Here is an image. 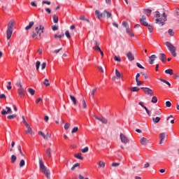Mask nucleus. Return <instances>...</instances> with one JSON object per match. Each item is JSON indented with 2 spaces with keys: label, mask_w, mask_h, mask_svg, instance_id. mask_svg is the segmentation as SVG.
<instances>
[{
  "label": "nucleus",
  "mask_w": 179,
  "mask_h": 179,
  "mask_svg": "<svg viewBox=\"0 0 179 179\" xmlns=\"http://www.w3.org/2000/svg\"><path fill=\"white\" fill-rule=\"evenodd\" d=\"M153 19L156 24H159L161 27L164 26L166 22H167V14L164 12L162 15L159 11H155V16Z\"/></svg>",
  "instance_id": "1"
},
{
  "label": "nucleus",
  "mask_w": 179,
  "mask_h": 179,
  "mask_svg": "<svg viewBox=\"0 0 179 179\" xmlns=\"http://www.w3.org/2000/svg\"><path fill=\"white\" fill-rule=\"evenodd\" d=\"M15 24H16V22L13 20H11L8 22L7 29H6L7 40H9L10 37H12V34L13 33V27H15Z\"/></svg>",
  "instance_id": "2"
},
{
  "label": "nucleus",
  "mask_w": 179,
  "mask_h": 179,
  "mask_svg": "<svg viewBox=\"0 0 179 179\" xmlns=\"http://www.w3.org/2000/svg\"><path fill=\"white\" fill-rule=\"evenodd\" d=\"M39 169L41 171H42L43 174H45L47 178H50V170L47 169L45 165H44V162L41 159H39Z\"/></svg>",
  "instance_id": "3"
},
{
  "label": "nucleus",
  "mask_w": 179,
  "mask_h": 179,
  "mask_svg": "<svg viewBox=\"0 0 179 179\" xmlns=\"http://www.w3.org/2000/svg\"><path fill=\"white\" fill-rule=\"evenodd\" d=\"M165 45L167 47L169 51H170L171 55L174 57H177V47L169 41L165 42Z\"/></svg>",
  "instance_id": "4"
},
{
  "label": "nucleus",
  "mask_w": 179,
  "mask_h": 179,
  "mask_svg": "<svg viewBox=\"0 0 179 179\" xmlns=\"http://www.w3.org/2000/svg\"><path fill=\"white\" fill-rule=\"evenodd\" d=\"M95 15H96L97 19H101V17H106V15H107V19H110V17H111L112 16L111 13L106 10L103 13H100L99 10H96Z\"/></svg>",
  "instance_id": "5"
},
{
  "label": "nucleus",
  "mask_w": 179,
  "mask_h": 179,
  "mask_svg": "<svg viewBox=\"0 0 179 179\" xmlns=\"http://www.w3.org/2000/svg\"><path fill=\"white\" fill-rule=\"evenodd\" d=\"M122 26H123V27L126 29V31L130 37H134V34L132 33V31H131V29H129V25H128V22L124 21L122 23Z\"/></svg>",
  "instance_id": "6"
},
{
  "label": "nucleus",
  "mask_w": 179,
  "mask_h": 179,
  "mask_svg": "<svg viewBox=\"0 0 179 179\" xmlns=\"http://www.w3.org/2000/svg\"><path fill=\"white\" fill-rule=\"evenodd\" d=\"M120 139L122 143H124V145H127V143H129V138L122 133H120Z\"/></svg>",
  "instance_id": "7"
},
{
  "label": "nucleus",
  "mask_w": 179,
  "mask_h": 179,
  "mask_svg": "<svg viewBox=\"0 0 179 179\" xmlns=\"http://www.w3.org/2000/svg\"><path fill=\"white\" fill-rule=\"evenodd\" d=\"M141 89L143 90V92L145 93V94H148V96H153L154 92L153 90L149 87H141Z\"/></svg>",
  "instance_id": "8"
},
{
  "label": "nucleus",
  "mask_w": 179,
  "mask_h": 179,
  "mask_svg": "<svg viewBox=\"0 0 179 179\" xmlns=\"http://www.w3.org/2000/svg\"><path fill=\"white\" fill-rule=\"evenodd\" d=\"M13 111H12V108H10V107H6V110L5 109H2L1 114V115H6V114H12Z\"/></svg>",
  "instance_id": "9"
},
{
  "label": "nucleus",
  "mask_w": 179,
  "mask_h": 179,
  "mask_svg": "<svg viewBox=\"0 0 179 179\" xmlns=\"http://www.w3.org/2000/svg\"><path fill=\"white\" fill-rule=\"evenodd\" d=\"M40 29H38V27L35 28V32H34L32 35V38H38V37H41V33L39 32Z\"/></svg>",
  "instance_id": "10"
},
{
  "label": "nucleus",
  "mask_w": 179,
  "mask_h": 179,
  "mask_svg": "<svg viewBox=\"0 0 179 179\" xmlns=\"http://www.w3.org/2000/svg\"><path fill=\"white\" fill-rule=\"evenodd\" d=\"M140 23L141 24H142L143 26H149V24L148 23V22H146V16L143 15L142 17L140 18Z\"/></svg>",
  "instance_id": "11"
},
{
  "label": "nucleus",
  "mask_w": 179,
  "mask_h": 179,
  "mask_svg": "<svg viewBox=\"0 0 179 179\" xmlns=\"http://www.w3.org/2000/svg\"><path fill=\"white\" fill-rule=\"evenodd\" d=\"M94 43L95 44V46H94L92 48L95 51H99L100 52L101 51V49L100 48V43L97 41H94Z\"/></svg>",
  "instance_id": "12"
},
{
  "label": "nucleus",
  "mask_w": 179,
  "mask_h": 179,
  "mask_svg": "<svg viewBox=\"0 0 179 179\" xmlns=\"http://www.w3.org/2000/svg\"><path fill=\"white\" fill-rule=\"evenodd\" d=\"M25 127H27V130L25 131L26 134H30V135H34V131H33V129H31V127H30L29 124H27Z\"/></svg>",
  "instance_id": "13"
},
{
  "label": "nucleus",
  "mask_w": 179,
  "mask_h": 179,
  "mask_svg": "<svg viewBox=\"0 0 179 179\" xmlns=\"http://www.w3.org/2000/svg\"><path fill=\"white\" fill-rule=\"evenodd\" d=\"M164 139H166V133H161L159 134V145H162V143H164Z\"/></svg>",
  "instance_id": "14"
},
{
  "label": "nucleus",
  "mask_w": 179,
  "mask_h": 179,
  "mask_svg": "<svg viewBox=\"0 0 179 179\" xmlns=\"http://www.w3.org/2000/svg\"><path fill=\"white\" fill-rule=\"evenodd\" d=\"M95 120H98V121H100V122H102V124H107L108 120L106 119V117H99L96 115H94Z\"/></svg>",
  "instance_id": "15"
},
{
  "label": "nucleus",
  "mask_w": 179,
  "mask_h": 179,
  "mask_svg": "<svg viewBox=\"0 0 179 179\" xmlns=\"http://www.w3.org/2000/svg\"><path fill=\"white\" fill-rule=\"evenodd\" d=\"M80 107H81V108H83L84 110H86V108H87V104H86V101H85V98L83 97L81 100V103H80Z\"/></svg>",
  "instance_id": "16"
},
{
  "label": "nucleus",
  "mask_w": 179,
  "mask_h": 179,
  "mask_svg": "<svg viewBox=\"0 0 179 179\" xmlns=\"http://www.w3.org/2000/svg\"><path fill=\"white\" fill-rule=\"evenodd\" d=\"M140 143L143 145H148L149 143V139L143 137L140 139Z\"/></svg>",
  "instance_id": "17"
},
{
  "label": "nucleus",
  "mask_w": 179,
  "mask_h": 179,
  "mask_svg": "<svg viewBox=\"0 0 179 179\" xmlns=\"http://www.w3.org/2000/svg\"><path fill=\"white\" fill-rule=\"evenodd\" d=\"M127 57L128 58L129 61H134L135 57H134V54L132 52H129L126 54Z\"/></svg>",
  "instance_id": "18"
},
{
  "label": "nucleus",
  "mask_w": 179,
  "mask_h": 179,
  "mask_svg": "<svg viewBox=\"0 0 179 179\" xmlns=\"http://www.w3.org/2000/svg\"><path fill=\"white\" fill-rule=\"evenodd\" d=\"M158 57L162 62H165L166 59H167V57L164 55V53L159 54Z\"/></svg>",
  "instance_id": "19"
},
{
  "label": "nucleus",
  "mask_w": 179,
  "mask_h": 179,
  "mask_svg": "<svg viewBox=\"0 0 179 179\" xmlns=\"http://www.w3.org/2000/svg\"><path fill=\"white\" fill-rule=\"evenodd\" d=\"M139 106H141V107H143V108H144L148 115V117H150V110H148V108H146V106H145V105H143V102H139L138 103Z\"/></svg>",
  "instance_id": "20"
},
{
  "label": "nucleus",
  "mask_w": 179,
  "mask_h": 179,
  "mask_svg": "<svg viewBox=\"0 0 179 179\" xmlns=\"http://www.w3.org/2000/svg\"><path fill=\"white\" fill-rule=\"evenodd\" d=\"M156 58H157V57H156L155 55H152L150 56L149 64L150 65H153V62L155 61V59H156Z\"/></svg>",
  "instance_id": "21"
},
{
  "label": "nucleus",
  "mask_w": 179,
  "mask_h": 179,
  "mask_svg": "<svg viewBox=\"0 0 179 179\" xmlns=\"http://www.w3.org/2000/svg\"><path fill=\"white\" fill-rule=\"evenodd\" d=\"M70 99H71V100L73 102V104L74 106H77L78 105V103H77V101H76V98L73 95L70 94Z\"/></svg>",
  "instance_id": "22"
},
{
  "label": "nucleus",
  "mask_w": 179,
  "mask_h": 179,
  "mask_svg": "<svg viewBox=\"0 0 179 179\" xmlns=\"http://www.w3.org/2000/svg\"><path fill=\"white\" fill-rule=\"evenodd\" d=\"M115 76L117 77V79H121L122 78V74L118 71V69L115 70Z\"/></svg>",
  "instance_id": "23"
},
{
  "label": "nucleus",
  "mask_w": 179,
  "mask_h": 179,
  "mask_svg": "<svg viewBox=\"0 0 179 179\" xmlns=\"http://www.w3.org/2000/svg\"><path fill=\"white\" fill-rule=\"evenodd\" d=\"M45 153H46V156L50 158V157H51V154L52 153V150L50 148H48L46 150Z\"/></svg>",
  "instance_id": "24"
},
{
  "label": "nucleus",
  "mask_w": 179,
  "mask_h": 179,
  "mask_svg": "<svg viewBox=\"0 0 179 179\" xmlns=\"http://www.w3.org/2000/svg\"><path fill=\"white\" fill-rule=\"evenodd\" d=\"M17 93L20 97H24V89L17 90Z\"/></svg>",
  "instance_id": "25"
},
{
  "label": "nucleus",
  "mask_w": 179,
  "mask_h": 179,
  "mask_svg": "<svg viewBox=\"0 0 179 179\" xmlns=\"http://www.w3.org/2000/svg\"><path fill=\"white\" fill-rule=\"evenodd\" d=\"M34 25V22L33 21L29 22V25L25 27V30H30V29H31V27H33Z\"/></svg>",
  "instance_id": "26"
},
{
  "label": "nucleus",
  "mask_w": 179,
  "mask_h": 179,
  "mask_svg": "<svg viewBox=\"0 0 179 179\" xmlns=\"http://www.w3.org/2000/svg\"><path fill=\"white\" fill-rule=\"evenodd\" d=\"M160 120H162V117H153L152 122H154V124H157V123L160 122Z\"/></svg>",
  "instance_id": "27"
},
{
  "label": "nucleus",
  "mask_w": 179,
  "mask_h": 179,
  "mask_svg": "<svg viewBox=\"0 0 179 179\" xmlns=\"http://www.w3.org/2000/svg\"><path fill=\"white\" fill-rule=\"evenodd\" d=\"M74 157H76V159H78V160H83V157H82V153H78L74 155Z\"/></svg>",
  "instance_id": "28"
},
{
  "label": "nucleus",
  "mask_w": 179,
  "mask_h": 179,
  "mask_svg": "<svg viewBox=\"0 0 179 179\" xmlns=\"http://www.w3.org/2000/svg\"><path fill=\"white\" fill-rule=\"evenodd\" d=\"M15 86H17V87H18L17 90H20L23 89V87L22 86V83L20 81H17L15 83Z\"/></svg>",
  "instance_id": "29"
},
{
  "label": "nucleus",
  "mask_w": 179,
  "mask_h": 179,
  "mask_svg": "<svg viewBox=\"0 0 179 179\" xmlns=\"http://www.w3.org/2000/svg\"><path fill=\"white\" fill-rule=\"evenodd\" d=\"M38 135H40L41 136H42V138H43V139H45V141H47L48 137H47V136H45V134L43 131H38Z\"/></svg>",
  "instance_id": "30"
},
{
  "label": "nucleus",
  "mask_w": 179,
  "mask_h": 179,
  "mask_svg": "<svg viewBox=\"0 0 179 179\" xmlns=\"http://www.w3.org/2000/svg\"><path fill=\"white\" fill-rule=\"evenodd\" d=\"M28 92L29 93V94H31V96H34V94L36 93V90H34L32 88H28Z\"/></svg>",
  "instance_id": "31"
},
{
  "label": "nucleus",
  "mask_w": 179,
  "mask_h": 179,
  "mask_svg": "<svg viewBox=\"0 0 179 179\" xmlns=\"http://www.w3.org/2000/svg\"><path fill=\"white\" fill-rule=\"evenodd\" d=\"M144 13H145V15H147V16H150V15H152V10H150V9H145L144 10Z\"/></svg>",
  "instance_id": "32"
},
{
  "label": "nucleus",
  "mask_w": 179,
  "mask_h": 179,
  "mask_svg": "<svg viewBox=\"0 0 179 179\" xmlns=\"http://www.w3.org/2000/svg\"><path fill=\"white\" fill-rule=\"evenodd\" d=\"M99 166L101 169H104V167H106V163L103 161H99Z\"/></svg>",
  "instance_id": "33"
},
{
  "label": "nucleus",
  "mask_w": 179,
  "mask_h": 179,
  "mask_svg": "<svg viewBox=\"0 0 179 179\" xmlns=\"http://www.w3.org/2000/svg\"><path fill=\"white\" fill-rule=\"evenodd\" d=\"M165 73H167L168 75H173V69H169L165 71Z\"/></svg>",
  "instance_id": "34"
},
{
  "label": "nucleus",
  "mask_w": 179,
  "mask_h": 179,
  "mask_svg": "<svg viewBox=\"0 0 179 179\" xmlns=\"http://www.w3.org/2000/svg\"><path fill=\"white\" fill-rule=\"evenodd\" d=\"M16 117H17V115L16 114H13V115H10L8 116H7L8 120H13L15 118H16Z\"/></svg>",
  "instance_id": "35"
},
{
  "label": "nucleus",
  "mask_w": 179,
  "mask_h": 179,
  "mask_svg": "<svg viewBox=\"0 0 179 179\" xmlns=\"http://www.w3.org/2000/svg\"><path fill=\"white\" fill-rule=\"evenodd\" d=\"M145 27L148 28L150 33H153L154 27L152 25L148 24V26H145Z\"/></svg>",
  "instance_id": "36"
},
{
  "label": "nucleus",
  "mask_w": 179,
  "mask_h": 179,
  "mask_svg": "<svg viewBox=\"0 0 179 179\" xmlns=\"http://www.w3.org/2000/svg\"><path fill=\"white\" fill-rule=\"evenodd\" d=\"M64 36H65V34H64V33H62L59 35L55 34L54 37H55V38H62V37H64Z\"/></svg>",
  "instance_id": "37"
},
{
  "label": "nucleus",
  "mask_w": 179,
  "mask_h": 179,
  "mask_svg": "<svg viewBox=\"0 0 179 179\" xmlns=\"http://www.w3.org/2000/svg\"><path fill=\"white\" fill-rule=\"evenodd\" d=\"M17 149L21 155V156H22L23 157H24V154H23V152L22 151V147L20 146V145H17Z\"/></svg>",
  "instance_id": "38"
},
{
  "label": "nucleus",
  "mask_w": 179,
  "mask_h": 179,
  "mask_svg": "<svg viewBox=\"0 0 179 179\" xmlns=\"http://www.w3.org/2000/svg\"><path fill=\"white\" fill-rule=\"evenodd\" d=\"M58 20H59L58 15L55 14L53 15V22H54V23H58Z\"/></svg>",
  "instance_id": "39"
},
{
  "label": "nucleus",
  "mask_w": 179,
  "mask_h": 179,
  "mask_svg": "<svg viewBox=\"0 0 179 179\" xmlns=\"http://www.w3.org/2000/svg\"><path fill=\"white\" fill-rule=\"evenodd\" d=\"M140 90L138 87H134L130 89L131 92H139Z\"/></svg>",
  "instance_id": "40"
},
{
  "label": "nucleus",
  "mask_w": 179,
  "mask_h": 179,
  "mask_svg": "<svg viewBox=\"0 0 179 179\" xmlns=\"http://www.w3.org/2000/svg\"><path fill=\"white\" fill-rule=\"evenodd\" d=\"M16 159H17L16 155H13L10 157L11 163H15V162H16Z\"/></svg>",
  "instance_id": "41"
},
{
  "label": "nucleus",
  "mask_w": 179,
  "mask_h": 179,
  "mask_svg": "<svg viewBox=\"0 0 179 179\" xmlns=\"http://www.w3.org/2000/svg\"><path fill=\"white\" fill-rule=\"evenodd\" d=\"M26 164V162L24 161V159H21L20 162V167H24Z\"/></svg>",
  "instance_id": "42"
},
{
  "label": "nucleus",
  "mask_w": 179,
  "mask_h": 179,
  "mask_svg": "<svg viewBox=\"0 0 179 179\" xmlns=\"http://www.w3.org/2000/svg\"><path fill=\"white\" fill-rule=\"evenodd\" d=\"M43 85H45V86L48 87L50 86V83L48 81V79L45 78L43 81Z\"/></svg>",
  "instance_id": "43"
},
{
  "label": "nucleus",
  "mask_w": 179,
  "mask_h": 179,
  "mask_svg": "<svg viewBox=\"0 0 179 179\" xmlns=\"http://www.w3.org/2000/svg\"><path fill=\"white\" fill-rule=\"evenodd\" d=\"M82 153H87L89 152V147H85L81 150Z\"/></svg>",
  "instance_id": "44"
},
{
  "label": "nucleus",
  "mask_w": 179,
  "mask_h": 179,
  "mask_svg": "<svg viewBox=\"0 0 179 179\" xmlns=\"http://www.w3.org/2000/svg\"><path fill=\"white\" fill-rule=\"evenodd\" d=\"M79 166H80V164L79 163H76L72 167H71V170L73 171L75 170V169H76V167H79Z\"/></svg>",
  "instance_id": "45"
},
{
  "label": "nucleus",
  "mask_w": 179,
  "mask_h": 179,
  "mask_svg": "<svg viewBox=\"0 0 179 179\" xmlns=\"http://www.w3.org/2000/svg\"><path fill=\"white\" fill-rule=\"evenodd\" d=\"M141 74L142 75V76H144V79L145 80L149 79V76H148V74H145V72H141Z\"/></svg>",
  "instance_id": "46"
},
{
  "label": "nucleus",
  "mask_w": 179,
  "mask_h": 179,
  "mask_svg": "<svg viewBox=\"0 0 179 179\" xmlns=\"http://www.w3.org/2000/svg\"><path fill=\"white\" fill-rule=\"evenodd\" d=\"M168 33H169V34H170L171 36H174V34H175L174 31H173L172 29H169L168 30Z\"/></svg>",
  "instance_id": "47"
},
{
  "label": "nucleus",
  "mask_w": 179,
  "mask_h": 179,
  "mask_svg": "<svg viewBox=\"0 0 179 179\" xmlns=\"http://www.w3.org/2000/svg\"><path fill=\"white\" fill-rule=\"evenodd\" d=\"M40 64H41L40 61H37V62H36V71H38V69H39V68H40Z\"/></svg>",
  "instance_id": "48"
},
{
  "label": "nucleus",
  "mask_w": 179,
  "mask_h": 179,
  "mask_svg": "<svg viewBox=\"0 0 179 179\" xmlns=\"http://www.w3.org/2000/svg\"><path fill=\"white\" fill-rule=\"evenodd\" d=\"M22 122L25 125V127L27 125H29V123H27V122L26 121V119H24V116H22Z\"/></svg>",
  "instance_id": "49"
},
{
  "label": "nucleus",
  "mask_w": 179,
  "mask_h": 179,
  "mask_svg": "<svg viewBox=\"0 0 179 179\" xmlns=\"http://www.w3.org/2000/svg\"><path fill=\"white\" fill-rule=\"evenodd\" d=\"M151 101H152V103H157V97L152 96Z\"/></svg>",
  "instance_id": "50"
},
{
  "label": "nucleus",
  "mask_w": 179,
  "mask_h": 179,
  "mask_svg": "<svg viewBox=\"0 0 179 179\" xmlns=\"http://www.w3.org/2000/svg\"><path fill=\"white\" fill-rule=\"evenodd\" d=\"M97 90V87L94 88L92 91H91V96L92 97H94V92Z\"/></svg>",
  "instance_id": "51"
},
{
  "label": "nucleus",
  "mask_w": 179,
  "mask_h": 179,
  "mask_svg": "<svg viewBox=\"0 0 179 179\" xmlns=\"http://www.w3.org/2000/svg\"><path fill=\"white\" fill-rule=\"evenodd\" d=\"M44 4H46V5H51V1H47L45 0L43 1H42V5H44Z\"/></svg>",
  "instance_id": "52"
},
{
  "label": "nucleus",
  "mask_w": 179,
  "mask_h": 179,
  "mask_svg": "<svg viewBox=\"0 0 179 179\" xmlns=\"http://www.w3.org/2000/svg\"><path fill=\"white\" fill-rule=\"evenodd\" d=\"M8 86L6 87V88L8 89V90H10V89H12V86H10V85H12V83L10 81L8 82Z\"/></svg>",
  "instance_id": "53"
},
{
  "label": "nucleus",
  "mask_w": 179,
  "mask_h": 179,
  "mask_svg": "<svg viewBox=\"0 0 179 179\" xmlns=\"http://www.w3.org/2000/svg\"><path fill=\"white\" fill-rule=\"evenodd\" d=\"M165 106L166 107H171V102H170V101H166Z\"/></svg>",
  "instance_id": "54"
},
{
  "label": "nucleus",
  "mask_w": 179,
  "mask_h": 179,
  "mask_svg": "<svg viewBox=\"0 0 179 179\" xmlns=\"http://www.w3.org/2000/svg\"><path fill=\"white\" fill-rule=\"evenodd\" d=\"M136 82L137 83V86H141V85H143V81H139V80H136Z\"/></svg>",
  "instance_id": "55"
},
{
  "label": "nucleus",
  "mask_w": 179,
  "mask_h": 179,
  "mask_svg": "<svg viewBox=\"0 0 179 179\" xmlns=\"http://www.w3.org/2000/svg\"><path fill=\"white\" fill-rule=\"evenodd\" d=\"M78 127H74L72 130H71V134H75L76 132H78Z\"/></svg>",
  "instance_id": "56"
},
{
  "label": "nucleus",
  "mask_w": 179,
  "mask_h": 179,
  "mask_svg": "<svg viewBox=\"0 0 179 179\" xmlns=\"http://www.w3.org/2000/svg\"><path fill=\"white\" fill-rule=\"evenodd\" d=\"M71 127V124L69 123H66L64 125V129L68 130V129Z\"/></svg>",
  "instance_id": "57"
},
{
  "label": "nucleus",
  "mask_w": 179,
  "mask_h": 179,
  "mask_svg": "<svg viewBox=\"0 0 179 179\" xmlns=\"http://www.w3.org/2000/svg\"><path fill=\"white\" fill-rule=\"evenodd\" d=\"M62 48L55 50L53 51V54H58L59 52V51H62Z\"/></svg>",
  "instance_id": "58"
},
{
  "label": "nucleus",
  "mask_w": 179,
  "mask_h": 179,
  "mask_svg": "<svg viewBox=\"0 0 179 179\" xmlns=\"http://www.w3.org/2000/svg\"><path fill=\"white\" fill-rule=\"evenodd\" d=\"M112 167H118L120 166V163L114 162L111 164Z\"/></svg>",
  "instance_id": "59"
},
{
  "label": "nucleus",
  "mask_w": 179,
  "mask_h": 179,
  "mask_svg": "<svg viewBox=\"0 0 179 179\" xmlns=\"http://www.w3.org/2000/svg\"><path fill=\"white\" fill-rule=\"evenodd\" d=\"M65 36L67 37V38H71V34H69V31H66Z\"/></svg>",
  "instance_id": "60"
},
{
  "label": "nucleus",
  "mask_w": 179,
  "mask_h": 179,
  "mask_svg": "<svg viewBox=\"0 0 179 179\" xmlns=\"http://www.w3.org/2000/svg\"><path fill=\"white\" fill-rule=\"evenodd\" d=\"M47 66V63L46 62H43L42 64H41V69L43 70V69H45V66Z\"/></svg>",
  "instance_id": "61"
},
{
  "label": "nucleus",
  "mask_w": 179,
  "mask_h": 179,
  "mask_svg": "<svg viewBox=\"0 0 179 179\" xmlns=\"http://www.w3.org/2000/svg\"><path fill=\"white\" fill-rule=\"evenodd\" d=\"M114 60L116 61L117 62H120L121 59L117 56H115Z\"/></svg>",
  "instance_id": "62"
},
{
  "label": "nucleus",
  "mask_w": 179,
  "mask_h": 179,
  "mask_svg": "<svg viewBox=\"0 0 179 179\" xmlns=\"http://www.w3.org/2000/svg\"><path fill=\"white\" fill-rule=\"evenodd\" d=\"M40 101L43 102V99L41 98H38L36 100V104H38V103H40Z\"/></svg>",
  "instance_id": "63"
},
{
  "label": "nucleus",
  "mask_w": 179,
  "mask_h": 179,
  "mask_svg": "<svg viewBox=\"0 0 179 179\" xmlns=\"http://www.w3.org/2000/svg\"><path fill=\"white\" fill-rule=\"evenodd\" d=\"M155 115H162V111L157 110L155 112Z\"/></svg>",
  "instance_id": "64"
}]
</instances>
